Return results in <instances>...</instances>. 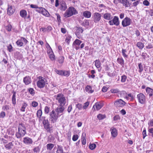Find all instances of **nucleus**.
I'll use <instances>...</instances> for the list:
<instances>
[{"mask_svg":"<svg viewBox=\"0 0 153 153\" xmlns=\"http://www.w3.org/2000/svg\"><path fill=\"white\" fill-rule=\"evenodd\" d=\"M26 128L22 124H19L18 128V131L15 135L17 138H20L23 137L26 134Z\"/></svg>","mask_w":153,"mask_h":153,"instance_id":"nucleus-1","label":"nucleus"},{"mask_svg":"<svg viewBox=\"0 0 153 153\" xmlns=\"http://www.w3.org/2000/svg\"><path fill=\"white\" fill-rule=\"evenodd\" d=\"M77 13L78 12L75 8L70 7L66 10L64 14V16L65 18H68Z\"/></svg>","mask_w":153,"mask_h":153,"instance_id":"nucleus-2","label":"nucleus"},{"mask_svg":"<svg viewBox=\"0 0 153 153\" xmlns=\"http://www.w3.org/2000/svg\"><path fill=\"white\" fill-rule=\"evenodd\" d=\"M61 115V114L59 115L53 109L49 113L50 121L52 123H56Z\"/></svg>","mask_w":153,"mask_h":153,"instance_id":"nucleus-3","label":"nucleus"},{"mask_svg":"<svg viewBox=\"0 0 153 153\" xmlns=\"http://www.w3.org/2000/svg\"><path fill=\"white\" fill-rule=\"evenodd\" d=\"M56 100L59 103V106H64L66 103V100L62 94H59L56 95Z\"/></svg>","mask_w":153,"mask_h":153,"instance_id":"nucleus-4","label":"nucleus"},{"mask_svg":"<svg viewBox=\"0 0 153 153\" xmlns=\"http://www.w3.org/2000/svg\"><path fill=\"white\" fill-rule=\"evenodd\" d=\"M47 82L46 79L42 76H39L36 85L37 87L40 88H43Z\"/></svg>","mask_w":153,"mask_h":153,"instance_id":"nucleus-5","label":"nucleus"},{"mask_svg":"<svg viewBox=\"0 0 153 153\" xmlns=\"http://www.w3.org/2000/svg\"><path fill=\"white\" fill-rule=\"evenodd\" d=\"M82 42L81 41L78 39H76L73 42V46L76 50H78L80 48L82 49L83 48L85 45V43H83L81 45L80 47H79V45Z\"/></svg>","mask_w":153,"mask_h":153,"instance_id":"nucleus-6","label":"nucleus"},{"mask_svg":"<svg viewBox=\"0 0 153 153\" xmlns=\"http://www.w3.org/2000/svg\"><path fill=\"white\" fill-rule=\"evenodd\" d=\"M137 98L139 103L144 104L146 102V99L145 95L142 93H140L137 95Z\"/></svg>","mask_w":153,"mask_h":153,"instance_id":"nucleus-7","label":"nucleus"},{"mask_svg":"<svg viewBox=\"0 0 153 153\" xmlns=\"http://www.w3.org/2000/svg\"><path fill=\"white\" fill-rule=\"evenodd\" d=\"M101 16L100 13L97 12L94 13L92 15L94 22L96 23L99 22L101 19Z\"/></svg>","mask_w":153,"mask_h":153,"instance_id":"nucleus-8","label":"nucleus"},{"mask_svg":"<svg viewBox=\"0 0 153 153\" xmlns=\"http://www.w3.org/2000/svg\"><path fill=\"white\" fill-rule=\"evenodd\" d=\"M131 20L128 17H126L122 21V25L123 27H126L130 25Z\"/></svg>","mask_w":153,"mask_h":153,"instance_id":"nucleus-9","label":"nucleus"},{"mask_svg":"<svg viewBox=\"0 0 153 153\" xmlns=\"http://www.w3.org/2000/svg\"><path fill=\"white\" fill-rule=\"evenodd\" d=\"M108 23L111 25H115L117 26L119 25L120 24V22L118 17L117 16H114L113 19L109 21Z\"/></svg>","mask_w":153,"mask_h":153,"instance_id":"nucleus-10","label":"nucleus"},{"mask_svg":"<svg viewBox=\"0 0 153 153\" xmlns=\"http://www.w3.org/2000/svg\"><path fill=\"white\" fill-rule=\"evenodd\" d=\"M126 102L121 99L117 100L114 102V105L117 107H122L124 106Z\"/></svg>","mask_w":153,"mask_h":153,"instance_id":"nucleus-11","label":"nucleus"},{"mask_svg":"<svg viewBox=\"0 0 153 153\" xmlns=\"http://www.w3.org/2000/svg\"><path fill=\"white\" fill-rule=\"evenodd\" d=\"M103 104L102 103L97 102L94 105L92 108V109L93 110H95V108H96V109L97 110H99L103 107Z\"/></svg>","mask_w":153,"mask_h":153,"instance_id":"nucleus-12","label":"nucleus"},{"mask_svg":"<svg viewBox=\"0 0 153 153\" xmlns=\"http://www.w3.org/2000/svg\"><path fill=\"white\" fill-rule=\"evenodd\" d=\"M67 8V6L66 3L64 1H62L60 3V9L62 11H64Z\"/></svg>","mask_w":153,"mask_h":153,"instance_id":"nucleus-13","label":"nucleus"},{"mask_svg":"<svg viewBox=\"0 0 153 153\" xmlns=\"http://www.w3.org/2000/svg\"><path fill=\"white\" fill-rule=\"evenodd\" d=\"M64 106H58L55 109V111L59 115H60V114L62 115V113L65 109Z\"/></svg>","mask_w":153,"mask_h":153,"instance_id":"nucleus-14","label":"nucleus"},{"mask_svg":"<svg viewBox=\"0 0 153 153\" xmlns=\"http://www.w3.org/2000/svg\"><path fill=\"white\" fill-rule=\"evenodd\" d=\"M15 11L14 9L12 6L8 5L7 11V13L8 15H12L14 13Z\"/></svg>","mask_w":153,"mask_h":153,"instance_id":"nucleus-15","label":"nucleus"},{"mask_svg":"<svg viewBox=\"0 0 153 153\" xmlns=\"http://www.w3.org/2000/svg\"><path fill=\"white\" fill-rule=\"evenodd\" d=\"M23 142L26 145H30L32 144L33 140L32 139L28 137H25L23 139Z\"/></svg>","mask_w":153,"mask_h":153,"instance_id":"nucleus-16","label":"nucleus"},{"mask_svg":"<svg viewBox=\"0 0 153 153\" xmlns=\"http://www.w3.org/2000/svg\"><path fill=\"white\" fill-rule=\"evenodd\" d=\"M23 81L25 85H27L31 83V79L29 76H27L23 78Z\"/></svg>","mask_w":153,"mask_h":153,"instance_id":"nucleus-17","label":"nucleus"},{"mask_svg":"<svg viewBox=\"0 0 153 153\" xmlns=\"http://www.w3.org/2000/svg\"><path fill=\"white\" fill-rule=\"evenodd\" d=\"M76 32L75 34L77 36H79L80 34L83 32V30L82 28L81 27H77L75 28Z\"/></svg>","mask_w":153,"mask_h":153,"instance_id":"nucleus-18","label":"nucleus"},{"mask_svg":"<svg viewBox=\"0 0 153 153\" xmlns=\"http://www.w3.org/2000/svg\"><path fill=\"white\" fill-rule=\"evenodd\" d=\"M110 131H111L112 137H116L117 135V131L115 128L112 127L111 128Z\"/></svg>","mask_w":153,"mask_h":153,"instance_id":"nucleus-19","label":"nucleus"},{"mask_svg":"<svg viewBox=\"0 0 153 153\" xmlns=\"http://www.w3.org/2000/svg\"><path fill=\"white\" fill-rule=\"evenodd\" d=\"M103 17L104 19L109 21L112 19L113 18L111 14L108 13H104Z\"/></svg>","mask_w":153,"mask_h":153,"instance_id":"nucleus-20","label":"nucleus"},{"mask_svg":"<svg viewBox=\"0 0 153 153\" xmlns=\"http://www.w3.org/2000/svg\"><path fill=\"white\" fill-rule=\"evenodd\" d=\"M44 128L47 132L50 133H51L53 132L52 127L50 126V124L44 126Z\"/></svg>","mask_w":153,"mask_h":153,"instance_id":"nucleus-21","label":"nucleus"},{"mask_svg":"<svg viewBox=\"0 0 153 153\" xmlns=\"http://www.w3.org/2000/svg\"><path fill=\"white\" fill-rule=\"evenodd\" d=\"M146 90L147 94H149L150 97H152L153 94V89L149 88L147 87Z\"/></svg>","mask_w":153,"mask_h":153,"instance_id":"nucleus-22","label":"nucleus"},{"mask_svg":"<svg viewBox=\"0 0 153 153\" xmlns=\"http://www.w3.org/2000/svg\"><path fill=\"white\" fill-rule=\"evenodd\" d=\"M117 62L122 67H124V61L122 57L118 58L117 59Z\"/></svg>","mask_w":153,"mask_h":153,"instance_id":"nucleus-23","label":"nucleus"},{"mask_svg":"<svg viewBox=\"0 0 153 153\" xmlns=\"http://www.w3.org/2000/svg\"><path fill=\"white\" fill-rule=\"evenodd\" d=\"M20 16L25 19L27 15V12L25 10H22L19 12Z\"/></svg>","mask_w":153,"mask_h":153,"instance_id":"nucleus-24","label":"nucleus"},{"mask_svg":"<svg viewBox=\"0 0 153 153\" xmlns=\"http://www.w3.org/2000/svg\"><path fill=\"white\" fill-rule=\"evenodd\" d=\"M91 13L88 11H86L83 13V15L85 18H89L91 16Z\"/></svg>","mask_w":153,"mask_h":153,"instance_id":"nucleus-25","label":"nucleus"},{"mask_svg":"<svg viewBox=\"0 0 153 153\" xmlns=\"http://www.w3.org/2000/svg\"><path fill=\"white\" fill-rule=\"evenodd\" d=\"M13 146V144L11 142L9 143L4 146L6 149L8 150H10L12 148Z\"/></svg>","mask_w":153,"mask_h":153,"instance_id":"nucleus-26","label":"nucleus"},{"mask_svg":"<svg viewBox=\"0 0 153 153\" xmlns=\"http://www.w3.org/2000/svg\"><path fill=\"white\" fill-rule=\"evenodd\" d=\"M122 53L124 58L126 59L128 57V55L127 54V51L126 49H122Z\"/></svg>","mask_w":153,"mask_h":153,"instance_id":"nucleus-27","label":"nucleus"},{"mask_svg":"<svg viewBox=\"0 0 153 153\" xmlns=\"http://www.w3.org/2000/svg\"><path fill=\"white\" fill-rule=\"evenodd\" d=\"M42 14L44 16L46 17H48L50 16V14L44 8L42 9Z\"/></svg>","mask_w":153,"mask_h":153,"instance_id":"nucleus-28","label":"nucleus"},{"mask_svg":"<svg viewBox=\"0 0 153 153\" xmlns=\"http://www.w3.org/2000/svg\"><path fill=\"white\" fill-rule=\"evenodd\" d=\"M120 3L122 4L126 7H128L129 2L128 0H120Z\"/></svg>","mask_w":153,"mask_h":153,"instance_id":"nucleus-29","label":"nucleus"},{"mask_svg":"<svg viewBox=\"0 0 153 153\" xmlns=\"http://www.w3.org/2000/svg\"><path fill=\"white\" fill-rule=\"evenodd\" d=\"M57 148L56 153H63V149L62 147L60 145H57Z\"/></svg>","mask_w":153,"mask_h":153,"instance_id":"nucleus-30","label":"nucleus"},{"mask_svg":"<svg viewBox=\"0 0 153 153\" xmlns=\"http://www.w3.org/2000/svg\"><path fill=\"white\" fill-rule=\"evenodd\" d=\"M54 146V145L52 143H48L46 145L47 150H51Z\"/></svg>","mask_w":153,"mask_h":153,"instance_id":"nucleus-31","label":"nucleus"},{"mask_svg":"<svg viewBox=\"0 0 153 153\" xmlns=\"http://www.w3.org/2000/svg\"><path fill=\"white\" fill-rule=\"evenodd\" d=\"M86 91L89 93H91L94 92L93 90H91V87L90 85H87L85 88Z\"/></svg>","mask_w":153,"mask_h":153,"instance_id":"nucleus-32","label":"nucleus"},{"mask_svg":"<svg viewBox=\"0 0 153 153\" xmlns=\"http://www.w3.org/2000/svg\"><path fill=\"white\" fill-rule=\"evenodd\" d=\"M27 91L32 96L34 95L35 94V91L33 88H28L27 89Z\"/></svg>","mask_w":153,"mask_h":153,"instance_id":"nucleus-33","label":"nucleus"},{"mask_svg":"<svg viewBox=\"0 0 153 153\" xmlns=\"http://www.w3.org/2000/svg\"><path fill=\"white\" fill-rule=\"evenodd\" d=\"M137 46L140 49H143L144 46V44L143 43L140 42H137Z\"/></svg>","mask_w":153,"mask_h":153,"instance_id":"nucleus-34","label":"nucleus"},{"mask_svg":"<svg viewBox=\"0 0 153 153\" xmlns=\"http://www.w3.org/2000/svg\"><path fill=\"white\" fill-rule=\"evenodd\" d=\"M16 92H14L13 93L12 97V103L14 105L16 104Z\"/></svg>","mask_w":153,"mask_h":153,"instance_id":"nucleus-35","label":"nucleus"},{"mask_svg":"<svg viewBox=\"0 0 153 153\" xmlns=\"http://www.w3.org/2000/svg\"><path fill=\"white\" fill-rule=\"evenodd\" d=\"M63 76L68 77L70 74V71H63Z\"/></svg>","mask_w":153,"mask_h":153,"instance_id":"nucleus-36","label":"nucleus"},{"mask_svg":"<svg viewBox=\"0 0 153 153\" xmlns=\"http://www.w3.org/2000/svg\"><path fill=\"white\" fill-rule=\"evenodd\" d=\"M40 148L37 146L35 147L33 149V151L34 153H39L40 151Z\"/></svg>","mask_w":153,"mask_h":153,"instance_id":"nucleus-37","label":"nucleus"},{"mask_svg":"<svg viewBox=\"0 0 153 153\" xmlns=\"http://www.w3.org/2000/svg\"><path fill=\"white\" fill-rule=\"evenodd\" d=\"M42 114V110L40 109L38 110L36 113L37 117L39 119H41Z\"/></svg>","mask_w":153,"mask_h":153,"instance_id":"nucleus-38","label":"nucleus"},{"mask_svg":"<svg viewBox=\"0 0 153 153\" xmlns=\"http://www.w3.org/2000/svg\"><path fill=\"white\" fill-rule=\"evenodd\" d=\"M138 69L139 72L140 73H141L143 70V67L141 63H140L138 64Z\"/></svg>","mask_w":153,"mask_h":153,"instance_id":"nucleus-39","label":"nucleus"},{"mask_svg":"<svg viewBox=\"0 0 153 153\" xmlns=\"http://www.w3.org/2000/svg\"><path fill=\"white\" fill-rule=\"evenodd\" d=\"M95 65L97 68H99L101 65V63L100 61L98 60H96L95 61Z\"/></svg>","mask_w":153,"mask_h":153,"instance_id":"nucleus-40","label":"nucleus"},{"mask_svg":"<svg viewBox=\"0 0 153 153\" xmlns=\"http://www.w3.org/2000/svg\"><path fill=\"white\" fill-rule=\"evenodd\" d=\"M126 97L127 99L130 97V99L131 100H133L134 99V97L133 94L131 93L128 94L126 95Z\"/></svg>","mask_w":153,"mask_h":153,"instance_id":"nucleus-41","label":"nucleus"},{"mask_svg":"<svg viewBox=\"0 0 153 153\" xmlns=\"http://www.w3.org/2000/svg\"><path fill=\"white\" fill-rule=\"evenodd\" d=\"M64 57L62 56H60L58 59V61L60 64H62L64 61Z\"/></svg>","mask_w":153,"mask_h":153,"instance_id":"nucleus-42","label":"nucleus"},{"mask_svg":"<svg viewBox=\"0 0 153 153\" xmlns=\"http://www.w3.org/2000/svg\"><path fill=\"white\" fill-rule=\"evenodd\" d=\"M5 28L7 31L10 32L11 30L12 26L10 24H9L5 26Z\"/></svg>","mask_w":153,"mask_h":153,"instance_id":"nucleus-43","label":"nucleus"},{"mask_svg":"<svg viewBox=\"0 0 153 153\" xmlns=\"http://www.w3.org/2000/svg\"><path fill=\"white\" fill-rule=\"evenodd\" d=\"M116 71H114L112 73L110 72L107 73L108 75L110 77H113L116 75Z\"/></svg>","mask_w":153,"mask_h":153,"instance_id":"nucleus-44","label":"nucleus"},{"mask_svg":"<svg viewBox=\"0 0 153 153\" xmlns=\"http://www.w3.org/2000/svg\"><path fill=\"white\" fill-rule=\"evenodd\" d=\"M55 72L59 75L63 76V70H57L56 69L55 71Z\"/></svg>","mask_w":153,"mask_h":153,"instance_id":"nucleus-45","label":"nucleus"},{"mask_svg":"<svg viewBox=\"0 0 153 153\" xmlns=\"http://www.w3.org/2000/svg\"><path fill=\"white\" fill-rule=\"evenodd\" d=\"M50 107H49L48 106H46L45 107L44 109L45 113L46 114H48L50 111Z\"/></svg>","mask_w":153,"mask_h":153,"instance_id":"nucleus-46","label":"nucleus"},{"mask_svg":"<svg viewBox=\"0 0 153 153\" xmlns=\"http://www.w3.org/2000/svg\"><path fill=\"white\" fill-rule=\"evenodd\" d=\"M27 105V104L26 103L24 102L22 105V106L21 108V111L23 112H24L25 111V109Z\"/></svg>","mask_w":153,"mask_h":153,"instance_id":"nucleus-47","label":"nucleus"},{"mask_svg":"<svg viewBox=\"0 0 153 153\" xmlns=\"http://www.w3.org/2000/svg\"><path fill=\"white\" fill-rule=\"evenodd\" d=\"M127 77L125 75H122L121 77V81L122 82H126Z\"/></svg>","mask_w":153,"mask_h":153,"instance_id":"nucleus-48","label":"nucleus"},{"mask_svg":"<svg viewBox=\"0 0 153 153\" xmlns=\"http://www.w3.org/2000/svg\"><path fill=\"white\" fill-rule=\"evenodd\" d=\"M111 93H117L120 92V91L117 88L112 89L110 90Z\"/></svg>","mask_w":153,"mask_h":153,"instance_id":"nucleus-49","label":"nucleus"},{"mask_svg":"<svg viewBox=\"0 0 153 153\" xmlns=\"http://www.w3.org/2000/svg\"><path fill=\"white\" fill-rule=\"evenodd\" d=\"M89 105V102L87 101L85 103H84V105L82 107V108L83 109H86L88 106Z\"/></svg>","mask_w":153,"mask_h":153,"instance_id":"nucleus-50","label":"nucleus"},{"mask_svg":"<svg viewBox=\"0 0 153 153\" xmlns=\"http://www.w3.org/2000/svg\"><path fill=\"white\" fill-rule=\"evenodd\" d=\"M42 124L44 126L45 125L50 124L49 121L48 119H44L42 121Z\"/></svg>","mask_w":153,"mask_h":153,"instance_id":"nucleus-51","label":"nucleus"},{"mask_svg":"<svg viewBox=\"0 0 153 153\" xmlns=\"http://www.w3.org/2000/svg\"><path fill=\"white\" fill-rule=\"evenodd\" d=\"M17 45L19 46H22L23 45V43L21 40H18L16 42Z\"/></svg>","mask_w":153,"mask_h":153,"instance_id":"nucleus-52","label":"nucleus"},{"mask_svg":"<svg viewBox=\"0 0 153 153\" xmlns=\"http://www.w3.org/2000/svg\"><path fill=\"white\" fill-rule=\"evenodd\" d=\"M76 107L79 110H80L82 109L83 107L81 104L79 103L76 105Z\"/></svg>","mask_w":153,"mask_h":153,"instance_id":"nucleus-53","label":"nucleus"},{"mask_svg":"<svg viewBox=\"0 0 153 153\" xmlns=\"http://www.w3.org/2000/svg\"><path fill=\"white\" fill-rule=\"evenodd\" d=\"M13 47L11 44H9L7 47V50L10 52L13 51Z\"/></svg>","mask_w":153,"mask_h":153,"instance_id":"nucleus-54","label":"nucleus"},{"mask_svg":"<svg viewBox=\"0 0 153 153\" xmlns=\"http://www.w3.org/2000/svg\"><path fill=\"white\" fill-rule=\"evenodd\" d=\"M55 55L52 52L49 55V58L52 61L55 60Z\"/></svg>","mask_w":153,"mask_h":153,"instance_id":"nucleus-55","label":"nucleus"},{"mask_svg":"<svg viewBox=\"0 0 153 153\" xmlns=\"http://www.w3.org/2000/svg\"><path fill=\"white\" fill-rule=\"evenodd\" d=\"M96 147V145L95 144H90L89 145L90 149L91 150H94Z\"/></svg>","mask_w":153,"mask_h":153,"instance_id":"nucleus-56","label":"nucleus"},{"mask_svg":"<svg viewBox=\"0 0 153 153\" xmlns=\"http://www.w3.org/2000/svg\"><path fill=\"white\" fill-rule=\"evenodd\" d=\"M55 14L57 17L56 19L58 22L59 23H60L61 22L60 16L58 13H56Z\"/></svg>","mask_w":153,"mask_h":153,"instance_id":"nucleus-57","label":"nucleus"},{"mask_svg":"<svg viewBox=\"0 0 153 153\" xmlns=\"http://www.w3.org/2000/svg\"><path fill=\"white\" fill-rule=\"evenodd\" d=\"M79 138L77 134H75L73 136L72 140L73 141H75L77 140Z\"/></svg>","mask_w":153,"mask_h":153,"instance_id":"nucleus-58","label":"nucleus"},{"mask_svg":"<svg viewBox=\"0 0 153 153\" xmlns=\"http://www.w3.org/2000/svg\"><path fill=\"white\" fill-rule=\"evenodd\" d=\"M105 116L101 114H99L97 116V118L99 120H101L104 118Z\"/></svg>","mask_w":153,"mask_h":153,"instance_id":"nucleus-59","label":"nucleus"},{"mask_svg":"<svg viewBox=\"0 0 153 153\" xmlns=\"http://www.w3.org/2000/svg\"><path fill=\"white\" fill-rule=\"evenodd\" d=\"M44 8L42 7H38L37 9L36 10V11L37 12H38L41 13L42 12V9H43Z\"/></svg>","mask_w":153,"mask_h":153,"instance_id":"nucleus-60","label":"nucleus"},{"mask_svg":"<svg viewBox=\"0 0 153 153\" xmlns=\"http://www.w3.org/2000/svg\"><path fill=\"white\" fill-rule=\"evenodd\" d=\"M120 117L119 115H117L114 116L113 117V120L114 121H116L119 120H120Z\"/></svg>","mask_w":153,"mask_h":153,"instance_id":"nucleus-61","label":"nucleus"},{"mask_svg":"<svg viewBox=\"0 0 153 153\" xmlns=\"http://www.w3.org/2000/svg\"><path fill=\"white\" fill-rule=\"evenodd\" d=\"M46 28L47 32H49L52 29V27L51 26H48Z\"/></svg>","mask_w":153,"mask_h":153,"instance_id":"nucleus-62","label":"nucleus"},{"mask_svg":"<svg viewBox=\"0 0 153 153\" xmlns=\"http://www.w3.org/2000/svg\"><path fill=\"white\" fill-rule=\"evenodd\" d=\"M5 113L4 111H1L0 113V117L4 118L5 116Z\"/></svg>","mask_w":153,"mask_h":153,"instance_id":"nucleus-63","label":"nucleus"},{"mask_svg":"<svg viewBox=\"0 0 153 153\" xmlns=\"http://www.w3.org/2000/svg\"><path fill=\"white\" fill-rule=\"evenodd\" d=\"M143 4L146 6H149V2L146 0H144L143 2Z\"/></svg>","mask_w":153,"mask_h":153,"instance_id":"nucleus-64","label":"nucleus"}]
</instances>
